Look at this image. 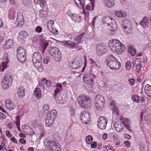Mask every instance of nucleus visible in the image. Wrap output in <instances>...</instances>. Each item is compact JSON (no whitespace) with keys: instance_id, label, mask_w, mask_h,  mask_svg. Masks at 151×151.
Returning <instances> with one entry per match:
<instances>
[{"instance_id":"1","label":"nucleus","mask_w":151,"mask_h":151,"mask_svg":"<svg viewBox=\"0 0 151 151\" xmlns=\"http://www.w3.org/2000/svg\"><path fill=\"white\" fill-rule=\"evenodd\" d=\"M108 45L111 51L116 52L119 54L122 53L125 49L124 45L117 40H113L112 42H109Z\"/></svg>"},{"instance_id":"2","label":"nucleus","mask_w":151,"mask_h":151,"mask_svg":"<svg viewBox=\"0 0 151 151\" xmlns=\"http://www.w3.org/2000/svg\"><path fill=\"white\" fill-rule=\"evenodd\" d=\"M107 65L112 70H116L120 68L121 63L118 61V60L114 56L110 55L107 58Z\"/></svg>"},{"instance_id":"3","label":"nucleus","mask_w":151,"mask_h":151,"mask_svg":"<svg viewBox=\"0 0 151 151\" xmlns=\"http://www.w3.org/2000/svg\"><path fill=\"white\" fill-rule=\"evenodd\" d=\"M32 61L34 65L38 71L41 72L42 71L43 67L42 65V56L41 54L37 52H34L32 56Z\"/></svg>"},{"instance_id":"4","label":"nucleus","mask_w":151,"mask_h":151,"mask_svg":"<svg viewBox=\"0 0 151 151\" xmlns=\"http://www.w3.org/2000/svg\"><path fill=\"white\" fill-rule=\"evenodd\" d=\"M78 102L79 104L83 108H87L90 104L91 99L86 96L82 95L77 98Z\"/></svg>"},{"instance_id":"5","label":"nucleus","mask_w":151,"mask_h":151,"mask_svg":"<svg viewBox=\"0 0 151 151\" xmlns=\"http://www.w3.org/2000/svg\"><path fill=\"white\" fill-rule=\"evenodd\" d=\"M45 145L49 147L51 151H60V146L58 143L51 140H47L44 142Z\"/></svg>"},{"instance_id":"6","label":"nucleus","mask_w":151,"mask_h":151,"mask_svg":"<svg viewBox=\"0 0 151 151\" xmlns=\"http://www.w3.org/2000/svg\"><path fill=\"white\" fill-rule=\"evenodd\" d=\"M12 81V78L10 74L6 73L2 80V85L3 88L4 89L8 88L11 86Z\"/></svg>"},{"instance_id":"7","label":"nucleus","mask_w":151,"mask_h":151,"mask_svg":"<svg viewBox=\"0 0 151 151\" xmlns=\"http://www.w3.org/2000/svg\"><path fill=\"white\" fill-rule=\"evenodd\" d=\"M17 58L18 60L23 63L26 59L25 50L22 47L18 48L17 50Z\"/></svg>"},{"instance_id":"8","label":"nucleus","mask_w":151,"mask_h":151,"mask_svg":"<svg viewBox=\"0 0 151 151\" xmlns=\"http://www.w3.org/2000/svg\"><path fill=\"white\" fill-rule=\"evenodd\" d=\"M95 76L93 74L87 73L85 74L83 77V81L87 85H92L94 83L93 79Z\"/></svg>"},{"instance_id":"9","label":"nucleus","mask_w":151,"mask_h":151,"mask_svg":"<svg viewBox=\"0 0 151 151\" xmlns=\"http://www.w3.org/2000/svg\"><path fill=\"white\" fill-rule=\"evenodd\" d=\"M10 57L7 53L5 52L3 55L4 61L0 64V71L3 72L7 66V64L10 61L9 58Z\"/></svg>"},{"instance_id":"10","label":"nucleus","mask_w":151,"mask_h":151,"mask_svg":"<svg viewBox=\"0 0 151 151\" xmlns=\"http://www.w3.org/2000/svg\"><path fill=\"white\" fill-rule=\"evenodd\" d=\"M122 25L125 32L128 34L131 32V23L129 20L125 19L122 22Z\"/></svg>"},{"instance_id":"11","label":"nucleus","mask_w":151,"mask_h":151,"mask_svg":"<svg viewBox=\"0 0 151 151\" xmlns=\"http://www.w3.org/2000/svg\"><path fill=\"white\" fill-rule=\"evenodd\" d=\"M107 51L106 47L103 44H99L97 45L96 47V54L99 56L102 55Z\"/></svg>"},{"instance_id":"12","label":"nucleus","mask_w":151,"mask_h":151,"mask_svg":"<svg viewBox=\"0 0 151 151\" xmlns=\"http://www.w3.org/2000/svg\"><path fill=\"white\" fill-rule=\"evenodd\" d=\"M80 118L82 122L84 124H87L90 122V114L89 112L82 111Z\"/></svg>"},{"instance_id":"13","label":"nucleus","mask_w":151,"mask_h":151,"mask_svg":"<svg viewBox=\"0 0 151 151\" xmlns=\"http://www.w3.org/2000/svg\"><path fill=\"white\" fill-rule=\"evenodd\" d=\"M108 120L104 116H101L100 117L98 124V126L101 129H104L106 127Z\"/></svg>"},{"instance_id":"14","label":"nucleus","mask_w":151,"mask_h":151,"mask_svg":"<svg viewBox=\"0 0 151 151\" xmlns=\"http://www.w3.org/2000/svg\"><path fill=\"white\" fill-rule=\"evenodd\" d=\"M62 44L65 46L71 49L77 48L78 47V43L70 40L63 41Z\"/></svg>"},{"instance_id":"15","label":"nucleus","mask_w":151,"mask_h":151,"mask_svg":"<svg viewBox=\"0 0 151 151\" xmlns=\"http://www.w3.org/2000/svg\"><path fill=\"white\" fill-rule=\"evenodd\" d=\"M23 132L27 135H32L35 133L33 130L28 125H23L22 127Z\"/></svg>"},{"instance_id":"16","label":"nucleus","mask_w":151,"mask_h":151,"mask_svg":"<svg viewBox=\"0 0 151 151\" xmlns=\"http://www.w3.org/2000/svg\"><path fill=\"white\" fill-rule=\"evenodd\" d=\"M54 22L53 20H49L47 22V26L48 29L52 33L55 35L58 33V30L53 29L52 26L54 25Z\"/></svg>"},{"instance_id":"17","label":"nucleus","mask_w":151,"mask_h":151,"mask_svg":"<svg viewBox=\"0 0 151 151\" xmlns=\"http://www.w3.org/2000/svg\"><path fill=\"white\" fill-rule=\"evenodd\" d=\"M16 21L17 25L19 27L22 26L24 24V17L21 12H19L17 13Z\"/></svg>"},{"instance_id":"18","label":"nucleus","mask_w":151,"mask_h":151,"mask_svg":"<svg viewBox=\"0 0 151 151\" xmlns=\"http://www.w3.org/2000/svg\"><path fill=\"white\" fill-rule=\"evenodd\" d=\"M103 24H107L108 26L112 23L114 22L115 20L110 16H106L103 17L102 19Z\"/></svg>"},{"instance_id":"19","label":"nucleus","mask_w":151,"mask_h":151,"mask_svg":"<svg viewBox=\"0 0 151 151\" xmlns=\"http://www.w3.org/2000/svg\"><path fill=\"white\" fill-rule=\"evenodd\" d=\"M103 24H107L108 26L112 23L114 22L115 20L110 16H106L103 17L102 19Z\"/></svg>"},{"instance_id":"20","label":"nucleus","mask_w":151,"mask_h":151,"mask_svg":"<svg viewBox=\"0 0 151 151\" xmlns=\"http://www.w3.org/2000/svg\"><path fill=\"white\" fill-rule=\"evenodd\" d=\"M125 127L128 130L131 131L130 127L131 122L127 118L122 117L120 119Z\"/></svg>"},{"instance_id":"21","label":"nucleus","mask_w":151,"mask_h":151,"mask_svg":"<svg viewBox=\"0 0 151 151\" xmlns=\"http://www.w3.org/2000/svg\"><path fill=\"white\" fill-rule=\"evenodd\" d=\"M141 25L144 28L149 27L150 25V23L149 22L148 18L146 17L143 18L140 22Z\"/></svg>"},{"instance_id":"22","label":"nucleus","mask_w":151,"mask_h":151,"mask_svg":"<svg viewBox=\"0 0 151 151\" xmlns=\"http://www.w3.org/2000/svg\"><path fill=\"white\" fill-rule=\"evenodd\" d=\"M81 61L74 60L70 64V66L71 68L73 69H76L81 66Z\"/></svg>"},{"instance_id":"23","label":"nucleus","mask_w":151,"mask_h":151,"mask_svg":"<svg viewBox=\"0 0 151 151\" xmlns=\"http://www.w3.org/2000/svg\"><path fill=\"white\" fill-rule=\"evenodd\" d=\"M50 41L48 40H42L41 45V51L42 52V53L44 54L45 52V50L47 47L48 45L49 42Z\"/></svg>"},{"instance_id":"24","label":"nucleus","mask_w":151,"mask_h":151,"mask_svg":"<svg viewBox=\"0 0 151 151\" xmlns=\"http://www.w3.org/2000/svg\"><path fill=\"white\" fill-rule=\"evenodd\" d=\"M6 107L9 110H12L14 109V105L11 100L9 99H6L5 101Z\"/></svg>"},{"instance_id":"25","label":"nucleus","mask_w":151,"mask_h":151,"mask_svg":"<svg viewBox=\"0 0 151 151\" xmlns=\"http://www.w3.org/2000/svg\"><path fill=\"white\" fill-rule=\"evenodd\" d=\"M113 125L117 132H119L123 130L124 126L122 125L121 122H115L114 123Z\"/></svg>"},{"instance_id":"26","label":"nucleus","mask_w":151,"mask_h":151,"mask_svg":"<svg viewBox=\"0 0 151 151\" xmlns=\"http://www.w3.org/2000/svg\"><path fill=\"white\" fill-rule=\"evenodd\" d=\"M54 96L55 98L56 101L60 104H63L65 102V97H63V96L62 95H60L59 94L58 95L56 96L54 95Z\"/></svg>"},{"instance_id":"27","label":"nucleus","mask_w":151,"mask_h":151,"mask_svg":"<svg viewBox=\"0 0 151 151\" xmlns=\"http://www.w3.org/2000/svg\"><path fill=\"white\" fill-rule=\"evenodd\" d=\"M85 35V33L83 32L75 38L74 40L77 42L76 43L78 44V45L79 44L82 42V40L84 37Z\"/></svg>"},{"instance_id":"28","label":"nucleus","mask_w":151,"mask_h":151,"mask_svg":"<svg viewBox=\"0 0 151 151\" xmlns=\"http://www.w3.org/2000/svg\"><path fill=\"white\" fill-rule=\"evenodd\" d=\"M144 90L146 95L151 97V86L148 84H147L144 87Z\"/></svg>"},{"instance_id":"29","label":"nucleus","mask_w":151,"mask_h":151,"mask_svg":"<svg viewBox=\"0 0 151 151\" xmlns=\"http://www.w3.org/2000/svg\"><path fill=\"white\" fill-rule=\"evenodd\" d=\"M59 49L56 47H51L48 48V52L50 55L52 57L54 55Z\"/></svg>"},{"instance_id":"30","label":"nucleus","mask_w":151,"mask_h":151,"mask_svg":"<svg viewBox=\"0 0 151 151\" xmlns=\"http://www.w3.org/2000/svg\"><path fill=\"white\" fill-rule=\"evenodd\" d=\"M57 112L55 110H53L50 113H48L47 116L51 119L55 120L57 116Z\"/></svg>"},{"instance_id":"31","label":"nucleus","mask_w":151,"mask_h":151,"mask_svg":"<svg viewBox=\"0 0 151 151\" xmlns=\"http://www.w3.org/2000/svg\"><path fill=\"white\" fill-rule=\"evenodd\" d=\"M71 19L75 22H79L81 19L80 16H78L76 14H73L71 16Z\"/></svg>"},{"instance_id":"32","label":"nucleus","mask_w":151,"mask_h":151,"mask_svg":"<svg viewBox=\"0 0 151 151\" xmlns=\"http://www.w3.org/2000/svg\"><path fill=\"white\" fill-rule=\"evenodd\" d=\"M14 44L13 41L12 39H9L6 42L4 46V48L6 49L10 48Z\"/></svg>"},{"instance_id":"33","label":"nucleus","mask_w":151,"mask_h":151,"mask_svg":"<svg viewBox=\"0 0 151 151\" xmlns=\"http://www.w3.org/2000/svg\"><path fill=\"white\" fill-rule=\"evenodd\" d=\"M54 54L52 58L57 61L60 60L62 57V54L59 49Z\"/></svg>"},{"instance_id":"34","label":"nucleus","mask_w":151,"mask_h":151,"mask_svg":"<svg viewBox=\"0 0 151 151\" xmlns=\"http://www.w3.org/2000/svg\"><path fill=\"white\" fill-rule=\"evenodd\" d=\"M54 120L51 119L48 117H47L45 119V126L47 127H52L53 123Z\"/></svg>"},{"instance_id":"35","label":"nucleus","mask_w":151,"mask_h":151,"mask_svg":"<svg viewBox=\"0 0 151 151\" xmlns=\"http://www.w3.org/2000/svg\"><path fill=\"white\" fill-rule=\"evenodd\" d=\"M105 101V100L104 97L100 94H97L95 97V102L100 103H104Z\"/></svg>"},{"instance_id":"36","label":"nucleus","mask_w":151,"mask_h":151,"mask_svg":"<svg viewBox=\"0 0 151 151\" xmlns=\"http://www.w3.org/2000/svg\"><path fill=\"white\" fill-rule=\"evenodd\" d=\"M104 2L105 5L109 8L113 7L115 5L113 0H105Z\"/></svg>"},{"instance_id":"37","label":"nucleus","mask_w":151,"mask_h":151,"mask_svg":"<svg viewBox=\"0 0 151 151\" xmlns=\"http://www.w3.org/2000/svg\"><path fill=\"white\" fill-rule=\"evenodd\" d=\"M109 29L111 31L114 32L115 31L117 28L116 24L115 21L114 22L112 23L108 26Z\"/></svg>"},{"instance_id":"38","label":"nucleus","mask_w":151,"mask_h":151,"mask_svg":"<svg viewBox=\"0 0 151 151\" xmlns=\"http://www.w3.org/2000/svg\"><path fill=\"white\" fill-rule=\"evenodd\" d=\"M75 4L81 9L83 8L84 3L83 0H74Z\"/></svg>"},{"instance_id":"39","label":"nucleus","mask_w":151,"mask_h":151,"mask_svg":"<svg viewBox=\"0 0 151 151\" xmlns=\"http://www.w3.org/2000/svg\"><path fill=\"white\" fill-rule=\"evenodd\" d=\"M105 103H100L95 102V105L96 108L99 110L101 111L102 110L104 107Z\"/></svg>"},{"instance_id":"40","label":"nucleus","mask_w":151,"mask_h":151,"mask_svg":"<svg viewBox=\"0 0 151 151\" xmlns=\"http://www.w3.org/2000/svg\"><path fill=\"white\" fill-rule=\"evenodd\" d=\"M128 52L132 56H134L136 53V50L134 48L133 46H129Z\"/></svg>"},{"instance_id":"41","label":"nucleus","mask_w":151,"mask_h":151,"mask_svg":"<svg viewBox=\"0 0 151 151\" xmlns=\"http://www.w3.org/2000/svg\"><path fill=\"white\" fill-rule=\"evenodd\" d=\"M34 92L36 97L38 99H40L41 96L40 89L39 88H36L34 90Z\"/></svg>"},{"instance_id":"42","label":"nucleus","mask_w":151,"mask_h":151,"mask_svg":"<svg viewBox=\"0 0 151 151\" xmlns=\"http://www.w3.org/2000/svg\"><path fill=\"white\" fill-rule=\"evenodd\" d=\"M24 88L23 87H20L18 90V96L19 98H21L24 95Z\"/></svg>"},{"instance_id":"43","label":"nucleus","mask_w":151,"mask_h":151,"mask_svg":"<svg viewBox=\"0 0 151 151\" xmlns=\"http://www.w3.org/2000/svg\"><path fill=\"white\" fill-rule=\"evenodd\" d=\"M39 16L41 18H44L48 16V12L47 11L41 9L40 11Z\"/></svg>"},{"instance_id":"44","label":"nucleus","mask_w":151,"mask_h":151,"mask_svg":"<svg viewBox=\"0 0 151 151\" xmlns=\"http://www.w3.org/2000/svg\"><path fill=\"white\" fill-rule=\"evenodd\" d=\"M115 15L119 17H125L126 16L125 13L122 12L121 11H117L115 12Z\"/></svg>"},{"instance_id":"45","label":"nucleus","mask_w":151,"mask_h":151,"mask_svg":"<svg viewBox=\"0 0 151 151\" xmlns=\"http://www.w3.org/2000/svg\"><path fill=\"white\" fill-rule=\"evenodd\" d=\"M56 88L54 91L55 95L56 96L57 93L61 91L62 89V86L60 84H57L56 85Z\"/></svg>"},{"instance_id":"46","label":"nucleus","mask_w":151,"mask_h":151,"mask_svg":"<svg viewBox=\"0 0 151 151\" xmlns=\"http://www.w3.org/2000/svg\"><path fill=\"white\" fill-rule=\"evenodd\" d=\"M35 3L36 4H39L41 7L44 6V1L43 0H34Z\"/></svg>"},{"instance_id":"47","label":"nucleus","mask_w":151,"mask_h":151,"mask_svg":"<svg viewBox=\"0 0 151 151\" xmlns=\"http://www.w3.org/2000/svg\"><path fill=\"white\" fill-rule=\"evenodd\" d=\"M18 34L25 38L27 37L29 35L28 33L26 31L24 30L20 31L18 33Z\"/></svg>"},{"instance_id":"48","label":"nucleus","mask_w":151,"mask_h":151,"mask_svg":"<svg viewBox=\"0 0 151 151\" xmlns=\"http://www.w3.org/2000/svg\"><path fill=\"white\" fill-rule=\"evenodd\" d=\"M93 138L91 136L89 135L86 137V141L87 143L88 144H90L93 141Z\"/></svg>"},{"instance_id":"49","label":"nucleus","mask_w":151,"mask_h":151,"mask_svg":"<svg viewBox=\"0 0 151 151\" xmlns=\"http://www.w3.org/2000/svg\"><path fill=\"white\" fill-rule=\"evenodd\" d=\"M132 99L134 102L138 103L139 101V97L137 95H133L132 96Z\"/></svg>"},{"instance_id":"50","label":"nucleus","mask_w":151,"mask_h":151,"mask_svg":"<svg viewBox=\"0 0 151 151\" xmlns=\"http://www.w3.org/2000/svg\"><path fill=\"white\" fill-rule=\"evenodd\" d=\"M69 114L71 116H74L75 115V111L73 107H71L70 109Z\"/></svg>"},{"instance_id":"51","label":"nucleus","mask_w":151,"mask_h":151,"mask_svg":"<svg viewBox=\"0 0 151 151\" xmlns=\"http://www.w3.org/2000/svg\"><path fill=\"white\" fill-rule=\"evenodd\" d=\"M114 103V101H111L110 103V105L112 107V110L114 111L115 112H116V111H117V108L115 107ZM116 114H117V111L116 112Z\"/></svg>"},{"instance_id":"52","label":"nucleus","mask_w":151,"mask_h":151,"mask_svg":"<svg viewBox=\"0 0 151 151\" xmlns=\"http://www.w3.org/2000/svg\"><path fill=\"white\" fill-rule=\"evenodd\" d=\"M17 38L18 41L20 43H22L24 42V37L21 36L19 35L18 34Z\"/></svg>"},{"instance_id":"53","label":"nucleus","mask_w":151,"mask_h":151,"mask_svg":"<svg viewBox=\"0 0 151 151\" xmlns=\"http://www.w3.org/2000/svg\"><path fill=\"white\" fill-rule=\"evenodd\" d=\"M50 61V57L49 56H45L44 58L43 62L45 64H47Z\"/></svg>"},{"instance_id":"54","label":"nucleus","mask_w":151,"mask_h":151,"mask_svg":"<svg viewBox=\"0 0 151 151\" xmlns=\"http://www.w3.org/2000/svg\"><path fill=\"white\" fill-rule=\"evenodd\" d=\"M50 106L49 105L46 104L43 106V110L44 112L47 111L49 109Z\"/></svg>"},{"instance_id":"55","label":"nucleus","mask_w":151,"mask_h":151,"mask_svg":"<svg viewBox=\"0 0 151 151\" xmlns=\"http://www.w3.org/2000/svg\"><path fill=\"white\" fill-rule=\"evenodd\" d=\"M125 65L126 68L127 70H130L131 68L130 62L129 61H127Z\"/></svg>"},{"instance_id":"56","label":"nucleus","mask_w":151,"mask_h":151,"mask_svg":"<svg viewBox=\"0 0 151 151\" xmlns=\"http://www.w3.org/2000/svg\"><path fill=\"white\" fill-rule=\"evenodd\" d=\"M42 29L40 26H37L35 29V32L37 33H40L42 31Z\"/></svg>"},{"instance_id":"57","label":"nucleus","mask_w":151,"mask_h":151,"mask_svg":"<svg viewBox=\"0 0 151 151\" xmlns=\"http://www.w3.org/2000/svg\"><path fill=\"white\" fill-rule=\"evenodd\" d=\"M141 61V58H137L136 59L134 62V64L135 65H138L141 64L140 62Z\"/></svg>"},{"instance_id":"58","label":"nucleus","mask_w":151,"mask_h":151,"mask_svg":"<svg viewBox=\"0 0 151 151\" xmlns=\"http://www.w3.org/2000/svg\"><path fill=\"white\" fill-rule=\"evenodd\" d=\"M23 4L24 5L27 6L30 4V0H23Z\"/></svg>"},{"instance_id":"59","label":"nucleus","mask_w":151,"mask_h":151,"mask_svg":"<svg viewBox=\"0 0 151 151\" xmlns=\"http://www.w3.org/2000/svg\"><path fill=\"white\" fill-rule=\"evenodd\" d=\"M142 67L141 64L136 65V69L137 72H139L141 70Z\"/></svg>"},{"instance_id":"60","label":"nucleus","mask_w":151,"mask_h":151,"mask_svg":"<svg viewBox=\"0 0 151 151\" xmlns=\"http://www.w3.org/2000/svg\"><path fill=\"white\" fill-rule=\"evenodd\" d=\"M48 36L47 34H47L42 33V34L41 37L42 39H41L42 40H46V39L47 38V37Z\"/></svg>"},{"instance_id":"61","label":"nucleus","mask_w":151,"mask_h":151,"mask_svg":"<svg viewBox=\"0 0 151 151\" xmlns=\"http://www.w3.org/2000/svg\"><path fill=\"white\" fill-rule=\"evenodd\" d=\"M32 41L33 42L35 43V44L38 42V40L37 39V38L35 37H32L31 38Z\"/></svg>"},{"instance_id":"62","label":"nucleus","mask_w":151,"mask_h":151,"mask_svg":"<svg viewBox=\"0 0 151 151\" xmlns=\"http://www.w3.org/2000/svg\"><path fill=\"white\" fill-rule=\"evenodd\" d=\"M129 82L131 86H133L134 85L135 81L133 78L130 79L129 80Z\"/></svg>"},{"instance_id":"63","label":"nucleus","mask_w":151,"mask_h":151,"mask_svg":"<svg viewBox=\"0 0 151 151\" xmlns=\"http://www.w3.org/2000/svg\"><path fill=\"white\" fill-rule=\"evenodd\" d=\"M124 143L127 147H130L131 146L130 142L129 141H124Z\"/></svg>"},{"instance_id":"64","label":"nucleus","mask_w":151,"mask_h":151,"mask_svg":"<svg viewBox=\"0 0 151 151\" xmlns=\"http://www.w3.org/2000/svg\"><path fill=\"white\" fill-rule=\"evenodd\" d=\"M97 146V143L96 142H93L91 144V147L92 148H94Z\"/></svg>"}]
</instances>
